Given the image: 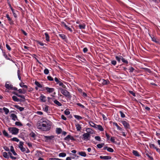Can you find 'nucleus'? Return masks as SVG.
Wrapping results in <instances>:
<instances>
[{"label":"nucleus","instance_id":"obj_1","mask_svg":"<svg viewBox=\"0 0 160 160\" xmlns=\"http://www.w3.org/2000/svg\"><path fill=\"white\" fill-rule=\"evenodd\" d=\"M43 122H42V130L45 131H49L51 128V123L50 121L46 118H43Z\"/></svg>","mask_w":160,"mask_h":160},{"label":"nucleus","instance_id":"obj_2","mask_svg":"<svg viewBox=\"0 0 160 160\" xmlns=\"http://www.w3.org/2000/svg\"><path fill=\"white\" fill-rule=\"evenodd\" d=\"M9 132L12 134L17 135L19 132V129L15 127H10L8 128Z\"/></svg>","mask_w":160,"mask_h":160},{"label":"nucleus","instance_id":"obj_3","mask_svg":"<svg viewBox=\"0 0 160 160\" xmlns=\"http://www.w3.org/2000/svg\"><path fill=\"white\" fill-rule=\"evenodd\" d=\"M59 89L61 90V93L65 96L68 98H71V96L69 92H68L66 90L63 89L61 88H59Z\"/></svg>","mask_w":160,"mask_h":160},{"label":"nucleus","instance_id":"obj_4","mask_svg":"<svg viewBox=\"0 0 160 160\" xmlns=\"http://www.w3.org/2000/svg\"><path fill=\"white\" fill-rule=\"evenodd\" d=\"M43 122V118L41 119L40 120L38 121L37 124V126L38 128L39 129H41L42 130V122Z\"/></svg>","mask_w":160,"mask_h":160},{"label":"nucleus","instance_id":"obj_5","mask_svg":"<svg viewBox=\"0 0 160 160\" xmlns=\"http://www.w3.org/2000/svg\"><path fill=\"white\" fill-rule=\"evenodd\" d=\"M83 136V137L82 138V139L84 140L87 141L89 140L88 138H90V135L89 133H86L82 135Z\"/></svg>","mask_w":160,"mask_h":160},{"label":"nucleus","instance_id":"obj_6","mask_svg":"<svg viewBox=\"0 0 160 160\" xmlns=\"http://www.w3.org/2000/svg\"><path fill=\"white\" fill-rule=\"evenodd\" d=\"M121 122L125 128L127 129L129 128L130 125L127 122L125 121H121Z\"/></svg>","mask_w":160,"mask_h":160},{"label":"nucleus","instance_id":"obj_7","mask_svg":"<svg viewBox=\"0 0 160 160\" xmlns=\"http://www.w3.org/2000/svg\"><path fill=\"white\" fill-rule=\"evenodd\" d=\"M40 100L42 102H45L47 101L46 98L43 94H41L40 98Z\"/></svg>","mask_w":160,"mask_h":160},{"label":"nucleus","instance_id":"obj_8","mask_svg":"<svg viewBox=\"0 0 160 160\" xmlns=\"http://www.w3.org/2000/svg\"><path fill=\"white\" fill-rule=\"evenodd\" d=\"M12 98L13 101L15 102H24V100H22V99L18 98L17 97L15 96H13L12 97Z\"/></svg>","mask_w":160,"mask_h":160},{"label":"nucleus","instance_id":"obj_9","mask_svg":"<svg viewBox=\"0 0 160 160\" xmlns=\"http://www.w3.org/2000/svg\"><path fill=\"white\" fill-rule=\"evenodd\" d=\"M10 117L12 118V119L14 121L18 120L17 117L14 114H11L10 116Z\"/></svg>","mask_w":160,"mask_h":160},{"label":"nucleus","instance_id":"obj_10","mask_svg":"<svg viewBox=\"0 0 160 160\" xmlns=\"http://www.w3.org/2000/svg\"><path fill=\"white\" fill-rule=\"evenodd\" d=\"M101 82L103 85H107L109 83V81L108 80H106L104 79H101Z\"/></svg>","mask_w":160,"mask_h":160},{"label":"nucleus","instance_id":"obj_11","mask_svg":"<svg viewBox=\"0 0 160 160\" xmlns=\"http://www.w3.org/2000/svg\"><path fill=\"white\" fill-rule=\"evenodd\" d=\"M6 17L8 18V20L9 21V22L10 24L12 25L14 24L13 21L12 20L11 18L9 17V15L7 14L6 15Z\"/></svg>","mask_w":160,"mask_h":160},{"label":"nucleus","instance_id":"obj_12","mask_svg":"<svg viewBox=\"0 0 160 160\" xmlns=\"http://www.w3.org/2000/svg\"><path fill=\"white\" fill-rule=\"evenodd\" d=\"M46 90H47V92H48L49 93H51L53 92L54 91V88H49L48 87H45V88Z\"/></svg>","mask_w":160,"mask_h":160},{"label":"nucleus","instance_id":"obj_13","mask_svg":"<svg viewBox=\"0 0 160 160\" xmlns=\"http://www.w3.org/2000/svg\"><path fill=\"white\" fill-rule=\"evenodd\" d=\"M100 158L102 159L103 160H108V159H110L111 158V157L110 156H100Z\"/></svg>","mask_w":160,"mask_h":160},{"label":"nucleus","instance_id":"obj_14","mask_svg":"<svg viewBox=\"0 0 160 160\" xmlns=\"http://www.w3.org/2000/svg\"><path fill=\"white\" fill-rule=\"evenodd\" d=\"M13 94L21 98L22 99V100H24V101H25V98L24 96L21 95H19L16 92H14L13 93Z\"/></svg>","mask_w":160,"mask_h":160},{"label":"nucleus","instance_id":"obj_15","mask_svg":"<svg viewBox=\"0 0 160 160\" xmlns=\"http://www.w3.org/2000/svg\"><path fill=\"white\" fill-rule=\"evenodd\" d=\"M62 24L63 25L65 28L68 29V30L70 31V32H72V29L70 28L69 27H68V25H67L66 24H65V23H64V22H63L62 23Z\"/></svg>","mask_w":160,"mask_h":160},{"label":"nucleus","instance_id":"obj_16","mask_svg":"<svg viewBox=\"0 0 160 160\" xmlns=\"http://www.w3.org/2000/svg\"><path fill=\"white\" fill-rule=\"evenodd\" d=\"M5 87L9 89H11L12 88V85L6 83L5 85Z\"/></svg>","mask_w":160,"mask_h":160},{"label":"nucleus","instance_id":"obj_17","mask_svg":"<svg viewBox=\"0 0 160 160\" xmlns=\"http://www.w3.org/2000/svg\"><path fill=\"white\" fill-rule=\"evenodd\" d=\"M151 154L150 153L148 154L146 152L144 153V155L147 156L150 160H153V158L152 156H151Z\"/></svg>","mask_w":160,"mask_h":160},{"label":"nucleus","instance_id":"obj_18","mask_svg":"<svg viewBox=\"0 0 160 160\" xmlns=\"http://www.w3.org/2000/svg\"><path fill=\"white\" fill-rule=\"evenodd\" d=\"M44 137L47 140H51L54 137L53 136H44Z\"/></svg>","mask_w":160,"mask_h":160},{"label":"nucleus","instance_id":"obj_19","mask_svg":"<svg viewBox=\"0 0 160 160\" xmlns=\"http://www.w3.org/2000/svg\"><path fill=\"white\" fill-rule=\"evenodd\" d=\"M2 133L6 137L8 138H11L12 137L11 135H9L5 130L3 131Z\"/></svg>","mask_w":160,"mask_h":160},{"label":"nucleus","instance_id":"obj_20","mask_svg":"<svg viewBox=\"0 0 160 160\" xmlns=\"http://www.w3.org/2000/svg\"><path fill=\"white\" fill-rule=\"evenodd\" d=\"M89 125L92 127H93L95 128H96V126H97V125L95 124L94 123H93V122L92 121H90L89 122Z\"/></svg>","mask_w":160,"mask_h":160},{"label":"nucleus","instance_id":"obj_21","mask_svg":"<svg viewBox=\"0 0 160 160\" xmlns=\"http://www.w3.org/2000/svg\"><path fill=\"white\" fill-rule=\"evenodd\" d=\"M122 58H123V57L121 56H116L115 57L116 59L119 62H120L121 60H122Z\"/></svg>","mask_w":160,"mask_h":160},{"label":"nucleus","instance_id":"obj_22","mask_svg":"<svg viewBox=\"0 0 160 160\" xmlns=\"http://www.w3.org/2000/svg\"><path fill=\"white\" fill-rule=\"evenodd\" d=\"M11 151L12 152L13 155L15 156H16L17 155V153L15 152L13 147L12 146H11Z\"/></svg>","mask_w":160,"mask_h":160},{"label":"nucleus","instance_id":"obj_23","mask_svg":"<svg viewBox=\"0 0 160 160\" xmlns=\"http://www.w3.org/2000/svg\"><path fill=\"white\" fill-rule=\"evenodd\" d=\"M78 27L80 29H84L85 28L86 25L85 24H79Z\"/></svg>","mask_w":160,"mask_h":160},{"label":"nucleus","instance_id":"obj_24","mask_svg":"<svg viewBox=\"0 0 160 160\" xmlns=\"http://www.w3.org/2000/svg\"><path fill=\"white\" fill-rule=\"evenodd\" d=\"M78 154L82 156L85 157L86 156V154L85 152H78Z\"/></svg>","mask_w":160,"mask_h":160},{"label":"nucleus","instance_id":"obj_25","mask_svg":"<svg viewBox=\"0 0 160 160\" xmlns=\"http://www.w3.org/2000/svg\"><path fill=\"white\" fill-rule=\"evenodd\" d=\"M96 128H98L99 130L102 131L104 130L102 127L100 125H97Z\"/></svg>","mask_w":160,"mask_h":160},{"label":"nucleus","instance_id":"obj_26","mask_svg":"<svg viewBox=\"0 0 160 160\" xmlns=\"http://www.w3.org/2000/svg\"><path fill=\"white\" fill-rule=\"evenodd\" d=\"M62 132V129L60 128H58L56 129V132L58 134H60Z\"/></svg>","mask_w":160,"mask_h":160},{"label":"nucleus","instance_id":"obj_27","mask_svg":"<svg viewBox=\"0 0 160 160\" xmlns=\"http://www.w3.org/2000/svg\"><path fill=\"white\" fill-rule=\"evenodd\" d=\"M45 36L46 40L48 42L49 41V36L47 32L45 33Z\"/></svg>","mask_w":160,"mask_h":160},{"label":"nucleus","instance_id":"obj_28","mask_svg":"<svg viewBox=\"0 0 160 160\" xmlns=\"http://www.w3.org/2000/svg\"><path fill=\"white\" fill-rule=\"evenodd\" d=\"M58 106H62V104L58 100H54L53 101Z\"/></svg>","mask_w":160,"mask_h":160},{"label":"nucleus","instance_id":"obj_29","mask_svg":"<svg viewBox=\"0 0 160 160\" xmlns=\"http://www.w3.org/2000/svg\"><path fill=\"white\" fill-rule=\"evenodd\" d=\"M113 125H115L117 128V129L119 130H122V128L120 127L116 122H113Z\"/></svg>","mask_w":160,"mask_h":160},{"label":"nucleus","instance_id":"obj_30","mask_svg":"<svg viewBox=\"0 0 160 160\" xmlns=\"http://www.w3.org/2000/svg\"><path fill=\"white\" fill-rule=\"evenodd\" d=\"M15 107L18 109H19L20 111H23L24 108L23 107H20L18 105H15Z\"/></svg>","mask_w":160,"mask_h":160},{"label":"nucleus","instance_id":"obj_31","mask_svg":"<svg viewBox=\"0 0 160 160\" xmlns=\"http://www.w3.org/2000/svg\"><path fill=\"white\" fill-rule=\"evenodd\" d=\"M132 153L134 155L136 156H139V155L138 153V152L135 150H133L132 152Z\"/></svg>","mask_w":160,"mask_h":160},{"label":"nucleus","instance_id":"obj_32","mask_svg":"<svg viewBox=\"0 0 160 160\" xmlns=\"http://www.w3.org/2000/svg\"><path fill=\"white\" fill-rule=\"evenodd\" d=\"M19 85L22 88H25L27 89L28 88V86L26 85H24V83L23 82H21L19 84Z\"/></svg>","mask_w":160,"mask_h":160},{"label":"nucleus","instance_id":"obj_33","mask_svg":"<svg viewBox=\"0 0 160 160\" xmlns=\"http://www.w3.org/2000/svg\"><path fill=\"white\" fill-rule=\"evenodd\" d=\"M3 156L4 158H6L8 159L9 158V157L7 153L6 152H4L3 153Z\"/></svg>","mask_w":160,"mask_h":160},{"label":"nucleus","instance_id":"obj_34","mask_svg":"<svg viewBox=\"0 0 160 160\" xmlns=\"http://www.w3.org/2000/svg\"><path fill=\"white\" fill-rule=\"evenodd\" d=\"M76 129H77V131H79L80 130L81 127V126L79 124H77L76 125Z\"/></svg>","mask_w":160,"mask_h":160},{"label":"nucleus","instance_id":"obj_35","mask_svg":"<svg viewBox=\"0 0 160 160\" xmlns=\"http://www.w3.org/2000/svg\"><path fill=\"white\" fill-rule=\"evenodd\" d=\"M30 136L32 138H33L34 139H35V137L36 136V135L33 132H32L30 134Z\"/></svg>","mask_w":160,"mask_h":160},{"label":"nucleus","instance_id":"obj_36","mask_svg":"<svg viewBox=\"0 0 160 160\" xmlns=\"http://www.w3.org/2000/svg\"><path fill=\"white\" fill-rule=\"evenodd\" d=\"M3 110L4 111V112H5L6 114H7L8 112H9V109L5 107H4L3 108Z\"/></svg>","mask_w":160,"mask_h":160},{"label":"nucleus","instance_id":"obj_37","mask_svg":"<svg viewBox=\"0 0 160 160\" xmlns=\"http://www.w3.org/2000/svg\"><path fill=\"white\" fill-rule=\"evenodd\" d=\"M66 154L64 152H62L59 154V156L60 157H64L66 156Z\"/></svg>","mask_w":160,"mask_h":160},{"label":"nucleus","instance_id":"obj_38","mask_svg":"<svg viewBox=\"0 0 160 160\" xmlns=\"http://www.w3.org/2000/svg\"><path fill=\"white\" fill-rule=\"evenodd\" d=\"M35 85H37V86L41 88L42 87V86L37 81H35Z\"/></svg>","mask_w":160,"mask_h":160},{"label":"nucleus","instance_id":"obj_39","mask_svg":"<svg viewBox=\"0 0 160 160\" xmlns=\"http://www.w3.org/2000/svg\"><path fill=\"white\" fill-rule=\"evenodd\" d=\"M74 116L75 117V118H76L78 120H81L82 119V118L79 116H78L77 115H74Z\"/></svg>","mask_w":160,"mask_h":160},{"label":"nucleus","instance_id":"obj_40","mask_svg":"<svg viewBox=\"0 0 160 160\" xmlns=\"http://www.w3.org/2000/svg\"><path fill=\"white\" fill-rule=\"evenodd\" d=\"M86 131L88 133H91L92 130L89 128H87L86 130Z\"/></svg>","mask_w":160,"mask_h":160},{"label":"nucleus","instance_id":"obj_41","mask_svg":"<svg viewBox=\"0 0 160 160\" xmlns=\"http://www.w3.org/2000/svg\"><path fill=\"white\" fill-rule=\"evenodd\" d=\"M149 146L150 148H153L155 149H156L157 148V147H156L155 145L153 144H150L149 145Z\"/></svg>","mask_w":160,"mask_h":160},{"label":"nucleus","instance_id":"obj_42","mask_svg":"<svg viewBox=\"0 0 160 160\" xmlns=\"http://www.w3.org/2000/svg\"><path fill=\"white\" fill-rule=\"evenodd\" d=\"M104 145V143L99 144L97 145V146L99 148H101Z\"/></svg>","mask_w":160,"mask_h":160},{"label":"nucleus","instance_id":"obj_43","mask_svg":"<svg viewBox=\"0 0 160 160\" xmlns=\"http://www.w3.org/2000/svg\"><path fill=\"white\" fill-rule=\"evenodd\" d=\"M152 40L153 41L155 42L156 43H158L159 42L158 41L156 38L154 37L151 38Z\"/></svg>","mask_w":160,"mask_h":160},{"label":"nucleus","instance_id":"obj_44","mask_svg":"<svg viewBox=\"0 0 160 160\" xmlns=\"http://www.w3.org/2000/svg\"><path fill=\"white\" fill-rule=\"evenodd\" d=\"M58 84H59V86H62L63 88H66L65 86L61 82H60Z\"/></svg>","mask_w":160,"mask_h":160},{"label":"nucleus","instance_id":"obj_45","mask_svg":"<svg viewBox=\"0 0 160 160\" xmlns=\"http://www.w3.org/2000/svg\"><path fill=\"white\" fill-rule=\"evenodd\" d=\"M17 73H18V78L20 80L21 79V77L20 76V71L19 70H18Z\"/></svg>","mask_w":160,"mask_h":160},{"label":"nucleus","instance_id":"obj_46","mask_svg":"<svg viewBox=\"0 0 160 160\" xmlns=\"http://www.w3.org/2000/svg\"><path fill=\"white\" fill-rule=\"evenodd\" d=\"M143 69H144L145 71H146L147 72H148L149 73H151V71L148 68H143Z\"/></svg>","mask_w":160,"mask_h":160},{"label":"nucleus","instance_id":"obj_47","mask_svg":"<svg viewBox=\"0 0 160 160\" xmlns=\"http://www.w3.org/2000/svg\"><path fill=\"white\" fill-rule=\"evenodd\" d=\"M71 135H68L66 137L64 138V140L69 141Z\"/></svg>","mask_w":160,"mask_h":160},{"label":"nucleus","instance_id":"obj_48","mask_svg":"<svg viewBox=\"0 0 160 160\" xmlns=\"http://www.w3.org/2000/svg\"><path fill=\"white\" fill-rule=\"evenodd\" d=\"M48 108L49 107L48 106H46L45 108H43V109L44 111L46 112H48Z\"/></svg>","mask_w":160,"mask_h":160},{"label":"nucleus","instance_id":"obj_49","mask_svg":"<svg viewBox=\"0 0 160 160\" xmlns=\"http://www.w3.org/2000/svg\"><path fill=\"white\" fill-rule=\"evenodd\" d=\"M59 36L63 39H64L66 38V36L64 34H59Z\"/></svg>","mask_w":160,"mask_h":160},{"label":"nucleus","instance_id":"obj_50","mask_svg":"<svg viewBox=\"0 0 160 160\" xmlns=\"http://www.w3.org/2000/svg\"><path fill=\"white\" fill-rule=\"evenodd\" d=\"M19 148L20 149L21 151L22 152L25 151L26 150L25 148L23 147V146H19Z\"/></svg>","mask_w":160,"mask_h":160},{"label":"nucleus","instance_id":"obj_51","mask_svg":"<svg viewBox=\"0 0 160 160\" xmlns=\"http://www.w3.org/2000/svg\"><path fill=\"white\" fill-rule=\"evenodd\" d=\"M107 151L108 152H112L114 151V150L113 149H112V148H109V147H108V149H107Z\"/></svg>","mask_w":160,"mask_h":160},{"label":"nucleus","instance_id":"obj_52","mask_svg":"<svg viewBox=\"0 0 160 160\" xmlns=\"http://www.w3.org/2000/svg\"><path fill=\"white\" fill-rule=\"evenodd\" d=\"M11 140L17 142H18L19 141V140L17 138H13L11 139Z\"/></svg>","mask_w":160,"mask_h":160},{"label":"nucleus","instance_id":"obj_53","mask_svg":"<svg viewBox=\"0 0 160 160\" xmlns=\"http://www.w3.org/2000/svg\"><path fill=\"white\" fill-rule=\"evenodd\" d=\"M122 61L123 63H125L126 64H127L128 63V61L125 59L123 58H122Z\"/></svg>","mask_w":160,"mask_h":160},{"label":"nucleus","instance_id":"obj_54","mask_svg":"<svg viewBox=\"0 0 160 160\" xmlns=\"http://www.w3.org/2000/svg\"><path fill=\"white\" fill-rule=\"evenodd\" d=\"M44 72L45 74H48L49 72L48 69L46 68L44 71Z\"/></svg>","mask_w":160,"mask_h":160},{"label":"nucleus","instance_id":"obj_55","mask_svg":"<svg viewBox=\"0 0 160 160\" xmlns=\"http://www.w3.org/2000/svg\"><path fill=\"white\" fill-rule=\"evenodd\" d=\"M15 125L18 126H22V124L20 122H16L15 123Z\"/></svg>","mask_w":160,"mask_h":160},{"label":"nucleus","instance_id":"obj_56","mask_svg":"<svg viewBox=\"0 0 160 160\" xmlns=\"http://www.w3.org/2000/svg\"><path fill=\"white\" fill-rule=\"evenodd\" d=\"M119 112L121 115V116L122 118H124L125 117V114L123 113V112L121 111H120Z\"/></svg>","mask_w":160,"mask_h":160},{"label":"nucleus","instance_id":"obj_57","mask_svg":"<svg viewBox=\"0 0 160 160\" xmlns=\"http://www.w3.org/2000/svg\"><path fill=\"white\" fill-rule=\"evenodd\" d=\"M64 113L66 115H68L70 114V112L67 109L64 111Z\"/></svg>","mask_w":160,"mask_h":160},{"label":"nucleus","instance_id":"obj_58","mask_svg":"<svg viewBox=\"0 0 160 160\" xmlns=\"http://www.w3.org/2000/svg\"><path fill=\"white\" fill-rule=\"evenodd\" d=\"M77 105L78 106L80 107L81 108H85V106L83 105H82V104L80 103H77Z\"/></svg>","mask_w":160,"mask_h":160},{"label":"nucleus","instance_id":"obj_59","mask_svg":"<svg viewBox=\"0 0 160 160\" xmlns=\"http://www.w3.org/2000/svg\"><path fill=\"white\" fill-rule=\"evenodd\" d=\"M95 138L96 140L98 141H101V138L99 136H96L95 137Z\"/></svg>","mask_w":160,"mask_h":160},{"label":"nucleus","instance_id":"obj_60","mask_svg":"<svg viewBox=\"0 0 160 160\" xmlns=\"http://www.w3.org/2000/svg\"><path fill=\"white\" fill-rule=\"evenodd\" d=\"M47 78L50 81H52L53 80V78L52 77H51V76H48L47 77Z\"/></svg>","mask_w":160,"mask_h":160},{"label":"nucleus","instance_id":"obj_61","mask_svg":"<svg viewBox=\"0 0 160 160\" xmlns=\"http://www.w3.org/2000/svg\"><path fill=\"white\" fill-rule=\"evenodd\" d=\"M134 70V69L132 67H130L129 68V70L130 72H133Z\"/></svg>","mask_w":160,"mask_h":160},{"label":"nucleus","instance_id":"obj_62","mask_svg":"<svg viewBox=\"0 0 160 160\" xmlns=\"http://www.w3.org/2000/svg\"><path fill=\"white\" fill-rule=\"evenodd\" d=\"M6 47L7 49L9 50L10 51L11 49V48L10 47V46L8 44H6Z\"/></svg>","mask_w":160,"mask_h":160},{"label":"nucleus","instance_id":"obj_63","mask_svg":"<svg viewBox=\"0 0 160 160\" xmlns=\"http://www.w3.org/2000/svg\"><path fill=\"white\" fill-rule=\"evenodd\" d=\"M3 148L7 151H9V148L6 146H4Z\"/></svg>","mask_w":160,"mask_h":160},{"label":"nucleus","instance_id":"obj_64","mask_svg":"<svg viewBox=\"0 0 160 160\" xmlns=\"http://www.w3.org/2000/svg\"><path fill=\"white\" fill-rule=\"evenodd\" d=\"M117 62L115 60H112L111 61V63L114 65H116Z\"/></svg>","mask_w":160,"mask_h":160}]
</instances>
